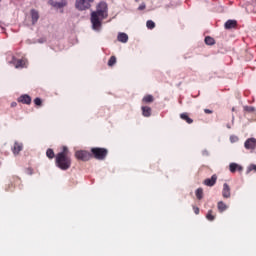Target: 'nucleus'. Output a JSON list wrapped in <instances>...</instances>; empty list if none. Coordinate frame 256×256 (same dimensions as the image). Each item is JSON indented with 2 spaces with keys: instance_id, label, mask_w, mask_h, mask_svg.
Instances as JSON below:
<instances>
[{
  "instance_id": "f257e3e1",
  "label": "nucleus",
  "mask_w": 256,
  "mask_h": 256,
  "mask_svg": "<svg viewBox=\"0 0 256 256\" xmlns=\"http://www.w3.org/2000/svg\"><path fill=\"white\" fill-rule=\"evenodd\" d=\"M107 17H109V7L107 6V2L101 1L96 6V11L91 13L92 29L99 31L103 25L104 19H107Z\"/></svg>"
},
{
  "instance_id": "f03ea898",
  "label": "nucleus",
  "mask_w": 256,
  "mask_h": 256,
  "mask_svg": "<svg viewBox=\"0 0 256 256\" xmlns=\"http://www.w3.org/2000/svg\"><path fill=\"white\" fill-rule=\"evenodd\" d=\"M56 167L62 171H67L71 169V156H64L63 154L56 155Z\"/></svg>"
},
{
  "instance_id": "7ed1b4c3",
  "label": "nucleus",
  "mask_w": 256,
  "mask_h": 256,
  "mask_svg": "<svg viewBox=\"0 0 256 256\" xmlns=\"http://www.w3.org/2000/svg\"><path fill=\"white\" fill-rule=\"evenodd\" d=\"M109 151L106 148H91V155L94 157V159H98V161H103L105 157H107V154Z\"/></svg>"
},
{
  "instance_id": "20e7f679",
  "label": "nucleus",
  "mask_w": 256,
  "mask_h": 256,
  "mask_svg": "<svg viewBox=\"0 0 256 256\" xmlns=\"http://www.w3.org/2000/svg\"><path fill=\"white\" fill-rule=\"evenodd\" d=\"M95 0H76L75 7L78 11H86L91 8V3Z\"/></svg>"
},
{
  "instance_id": "39448f33",
  "label": "nucleus",
  "mask_w": 256,
  "mask_h": 256,
  "mask_svg": "<svg viewBox=\"0 0 256 256\" xmlns=\"http://www.w3.org/2000/svg\"><path fill=\"white\" fill-rule=\"evenodd\" d=\"M75 157L78 159V161H89L91 159L92 155L90 152L86 150H78L75 152Z\"/></svg>"
},
{
  "instance_id": "423d86ee",
  "label": "nucleus",
  "mask_w": 256,
  "mask_h": 256,
  "mask_svg": "<svg viewBox=\"0 0 256 256\" xmlns=\"http://www.w3.org/2000/svg\"><path fill=\"white\" fill-rule=\"evenodd\" d=\"M12 63L16 69H23L27 67V61L25 59H15V57H13Z\"/></svg>"
},
{
  "instance_id": "0eeeda50",
  "label": "nucleus",
  "mask_w": 256,
  "mask_h": 256,
  "mask_svg": "<svg viewBox=\"0 0 256 256\" xmlns=\"http://www.w3.org/2000/svg\"><path fill=\"white\" fill-rule=\"evenodd\" d=\"M244 147L245 149H248V150H255L256 148V139L255 138H248L245 143H244Z\"/></svg>"
},
{
  "instance_id": "6e6552de",
  "label": "nucleus",
  "mask_w": 256,
  "mask_h": 256,
  "mask_svg": "<svg viewBox=\"0 0 256 256\" xmlns=\"http://www.w3.org/2000/svg\"><path fill=\"white\" fill-rule=\"evenodd\" d=\"M222 197L224 199H230L231 198V186H229V184H227V183L223 184Z\"/></svg>"
},
{
  "instance_id": "1a4fd4ad",
  "label": "nucleus",
  "mask_w": 256,
  "mask_h": 256,
  "mask_svg": "<svg viewBox=\"0 0 256 256\" xmlns=\"http://www.w3.org/2000/svg\"><path fill=\"white\" fill-rule=\"evenodd\" d=\"M17 101L18 103H23V105H31V96L23 94L17 99Z\"/></svg>"
},
{
  "instance_id": "9d476101",
  "label": "nucleus",
  "mask_w": 256,
  "mask_h": 256,
  "mask_svg": "<svg viewBox=\"0 0 256 256\" xmlns=\"http://www.w3.org/2000/svg\"><path fill=\"white\" fill-rule=\"evenodd\" d=\"M203 183L206 187H213L217 183V176L214 174L211 178L205 179Z\"/></svg>"
},
{
  "instance_id": "9b49d317",
  "label": "nucleus",
  "mask_w": 256,
  "mask_h": 256,
  "mask_svg": "<svg viewBox=\"0 0 256 256\" xmlns=\"http://www.w3.org/2000/svg\"><path fill=\"white\" fill-rule=\"evenodd\" d=\"M217 209H218L219 213H223V212L227 211V209H229V206H227V204H225V202L219 201L217 203Z\"/></svg>"
},
{
  "instance_id": "f8f14e48",
  "label": "nucleus",
  "mask_w": 256,
  "mask_h": 256,
  "mask_svg": "<svg viewBox=\"0 0 256 256\" xmlns=\"http://www.w3.org/2000/svg\"><path fill=\"white\" fill-rule=\"evenodd\" d=\"M225 29H236L237 28V22L236 20H228L224 24Z\"/></svg>"
},
{
  "instance_id": "ddd939ff",
  "label": "nucleus",
  "mask_w": 256,
  "mask_h": 256,
  "mask_svg": "<svg viewBox=\"0 0 256 256\" xmlns=\"http://www.w3.org/2000/svg\"><path fill=\"white\" fill-rule=\"evenodd\" d=\"M117 40L120 43H127L129 41V36L126 33L121 32L118 34Z\"/></svg>"
},
{
  "instance_id": "4468645a",
  "label": "nucleus",
  "mask_w": 256,
  "mask_h": 256,
  "mask_svg": "<svg viewBox=\"0 0 256 256\" xmlns=\"http://www.w3.org/2000/svg\"><path fill=\"white\" fill-rule=\"evenodd\" d=\"M229 169L232 173H235L236 171H243V167L237 163H230Z\"/></svg>"
},
{
  "instance_id": "2eb2a0df",
  "label": "nucleus",
  "mask_w": 256,
  "mask_h": 256,
  "mask_svg": "<svg viewBox=\"0 0 256 256\" xmlns=\"http://www.w3.org/2000/svg\"><path fill=\"white\" fill-rule=\"evenodd\" d=\"M12 151L14 155H19V152L23 151V144L15 142Z\"/></svg>"
},
{
  "instance_id": "dca6fc26",
  "label": "nucleus",
  "mask_w": 256,
  "mask_h": 256,
  "mask_svg": "<svg viewBox=\"0 0 256 256\" xmlns=\"http://www.w3.org/2000/svg\"><path fill=\"white\" fill-rule=\"evenodd\" d=\"M32 23L35 25L39 21V12L35 9L31 10Z\"/></svg>"
},
{
  "instance_id": "f3484780",
  "label": "nucleus",
  "mask_w": 256,
  "mask_h": 256,
  "mask_svg": "<svg viewBox=\"0 0 256 256\" xmlns=\"http://www.w3.org/2000/svg\"><path fill=\"white\" fill-rule=\"evenodd\" d=\"M141 109L143 117H149L152 113L151 107L149 106H142Z\"/></svg>"
},
{
  "instance_id": "a211bd4d",
  "label": "nucleus",
  "mask_w": 256,
  "mask_h": 256,
  "mask_svg": "<svg viewBox=\"0 0 256 256\" xmlns=\"http://www.w3.org/2000/svg\"><path fill=\"white\" fill-rule=\"evenodd\" d=\"M180 118H181L183 121H186V123H188V125H191V123H193V119H191V118L189 117V114H188L187 112L180 114Z\"/></svg>"
},
{
  "instance_id": "6ab92c4d",
  "label": "nucleus",
  "mask_w": 256,
  "mask_h": 256,
  "mask_svg": "<svg viewBox=\"0 0 256 256\" xmlns=\"http://www.w3.org/2000/svg\"><path fill=\"white\" fill-rule=\"evenodd\" d=\"M155 101V98L153 95H146L142 99V103H153Z\"/></svg>"
},
{
  "instance_id": "aec40b11",
  "label": "nucleus",
  "mask_w": 256,
  "mask_h": 256,
  "mask_svg": "<svg viewBox=\"0 0 256 256\" xmlns=\"http://www.w3.org/2000/svg\"><path fill=\"white\" fill-rule=\"evenodd\" d=\"M195 195H196V198L198 199V201H201V199H203V196H204L203 188H198L195 191Z\"/></svg>"
},
{
  "instance_id": "412c9836",
  "label": "nucleus",
  "mask_w": 256,
  "mask_h": 256,
  "mask_svg": "<svg viewBox=\"0 0 256 256\" xmlns=\"http://www.w3.org/2000/svg\"><path fill=\"white\" fill-rule=\"evenodd\" d=\"M206 219L208 221H215V215L213 214V210H209L206 214Z\"/></svg>"
},
{
  "instance_id": "4be33fe9",
  "label": "nucleus",
  "mask_w": 256,
  "mask_h": 256,
  "mask_svg": "<svg viewBox=\"0 0 256 256\" xmlns=\"http://www.w3.org/2000/svg\"><path fill=\"white\" fill-rule=\"evenodd\" d=\"M46 156L48 157V159H54L55 158V152L53 151V149L49 148L46 151Z\"/></svg>"
},
{
  "instance_id": "5701e85b",
  "label": "nucleus",
  "mask_w": 256,
  "mask_h": 256,
  "mask_svg": "<svg viewBox=\"0 0 256 256\" xmlns=\"http://www.w3.org/2000/svg\"><path fill=\"white\" fill-rule=\"evenodd\" d=\"M206 45H215V39L213 37L207 36L205 38Z\"/></svg>"
},
{
  "instance_id": "b1692460",
  "label": "nucleus",
  "mask_w": 256,
  "mask_h": 256,
  "mask_svg": "<svg viewBox=\"0 0 256 256\" xmlns=\"http://www.w3.org/2000/svg\"><path fill=\"white\" fill-rule=\"evenodd\" d=\"M117 63V57L111 56L110 59L108 60V67H113Z\"/></svg>"
},
{
  "instance_id": "393cba45",
  "label": "nucleus",
  "mask_w": 256,
  "mask_h": 256,
  "mask_svg": "<svg viewBox=\"0 0 256 256\" xmlns=\"http://www.w3.org/2000/svg\"><path fill=\"white\" fill-rule=\"evenodd\" d=\"M146 27L147 29H155V22H153L152 20H148L146 22Z\"/></svg>"
},
{
  "instance_id": "a878e982",
  "label": "nucleus",
  "mask_w": 256,
  "mask_h": 256,
  "mask_svg": "<svg viewBox=\"0 0 256 256\" xmlns=\"http://www.w3.org/2000/svg\"><path fill=\"white\" fill-rule=\"evenodd\" d=\"M58 154H63L64 156H69V148H67V146H63L62 152H60Z\"/></svg>"
},
{
  "instance_id": "bb28decb",
  "label": "nucleus",
  "mask_w": 256,
  "mask_h": 256,
  "mask_svg": "<svg viewBox=\"0 0 256 256\" xmlns=\"http://www.w3.org/2000/svg\"><path fill=\"white\" fill-rule=\"evenodd\" d=\"M251 171H254L256 173V165L255 164H250L247 168V173H251Z\"/></svg>"
},
{
  "instance_id": "cd10ccee",
  "label": "nucleus",
  "mask_w": 256,
  "mask_h": 256,
  "mask_svg": "<svg viewBox=\"0 0 256 256\" xmlns=\"http://www.w3.org/2000/svg\"><path fill=\"white\" fill-rule=\"evenodd\" d=\"M34 103L35 105H37V107H41V105H43V101L41 100V98H35Z\"/></svg>"
},
{
  "instance_id": "c85d7f7f",
  "label": "nucleus",
  "mask_w": 256,
  "mask_h": 256,
  "mask_svg": "<svg viewBox=\"0 0 256 256\" xmlns=\"http://www.w3.org/2000/svg\"><path fill=\"white\" fill-rule=\"evenodd\" d=\"M146 5H145V3H142L139 7H138V11H145V9H146Z\"/></svg>"
},
{
  "instance_id": "c756f323",
  "label": "nucleus",
  "mask_w": 256,
  "mask_h": 256,
  "mask_svg": "<svg viewBox=\"0 0 256 256\" xmlns=\"http://www.w3.org/2000/svg\"><path fill=\"white\" fill-rule=\"evenodd\" d=\"M230 141L231 143H236V141H239V138L237 136H231Z\"/></svg>"
},
{
  "instance_id": "7c9ffc66",
  "label": "nucleus",
  "mask_w": 256,
  "mask_h": 256,
  "mask_svg": "<svg viewBox=\"0 0 256 256\" xmlns=\"http://www.w3.org/2000/svg\"><path fill=\"white\" fill-rule=\"evenodd\" d=\"M66 5H67V3H65V2H59L56 4V7L61 8V7H65Z\"/></svg>"
},
{
  "instance_id": "2f4dec72",
  "label": "nucleus",
  "mask_w": 256,
  "mask_h": 256,
  "mask_svg": "<svg viewBox=\"0 0 256 256\" xmlns=\"http://www.w3.org/2000/svg\"><path fill=\"white\" fill-rule=\"evenodd\" d=\"M246 111H249V113H253V111H255V108L254 107H246Z\"/></svg>"
},
{
  "instance_id": "473e14b6",
  "label": "nucleus",
  "mask_w": 256,
  "mask_h": 256,
  "mask_svg": "<svg viewBox=\"0 0 256 256\" xmlns=\"http://www.w3.org/2000/svg\"><path fill=\"white\" fill-rule=\"evenodd\" d=\"M193 211L195 213V215H199V207H193Z\"/></svg>"
},
{
  "instance_id": "72a5a7b5",
  "label": "nucleus",
  "mask_w": 256,
  "mask_h": 256,
  "mask_svg": "<svg viewBox=\"0 0 256 256\" xmlns=\"http://www.w3.org/2000/svg\"><path fill=\"white\" fill-rule=\"evenodd\" d=\"M204 113H206V115H211V113H213V110L204 109Z\"/></svg>"
},
{
  "instance_id": "f704fd0d",
  "label": "nucleus",
  "mask_w": 256,
  "mask_h": 256,
  "mask_svg": "<svg viewBox=\"0 0 256 256\" xmlns=\"http://www.w3.org/2000/svg\"><path fill=\"white\" fill-rule=\"evenodd\" d=\"M10 107H17V102H12L11 104H10Z\"/></svg>"
},
{
  "instance_id": "c9c22d12",
  "label": "nucleus",
  "mask_w": 256,
  "mask_h": 256,
  "mask_svg": "<svg viewBox=\"0 0 256 256\" xmlns=\"http://www.w3.org/2000/svg\"><path fill=\"white\" fill-rule=\"evenodd\" d=\"M139 1H141V0H135L136 3H139Z\"/></svg>"
},
{
  "instance_id": "e433bc0d",
  "label": "nucleus",
  "mask_w": 256,
  "mask_h": 256,
  "mask_svg": "<svg viewBox=\"0 0 256 256\" xmlns=\"http://www.w3.org/2000/svg\"><path fill=\"white\" fill-rule=\"evenodd\" d=\"M227 127H228V129H231V126L228 125Z\"/></svg>"
},
{
  "instance_id": "4c0bfd02",
  "label": "nucleus",
  "mask_w": 256,
  "mask_h": 256,
  "mask_svg": "<svg viewBox=\"0 0 256 256\" xmlns=\"http://www.w3.org/2000/svg\"><path fill=\"white\" fill-rule=\"evenodd\" d=\"M15 179H19V177H16Z\"/></svg>"
},
{
  "instance_id": "58836bf2",
  "label": "nucleus",
  "mask_w": 256,
  "mask_h": 256,
  "mask_svg": "<svg viewBox=\"0 0 256 256\" xmlns=\"http://www.w3.org/2000/svg\"><path fill=\"white\" fill-rule=\"evenodd\" d=\"M255 3H256V0H255Z\"/></svg>"
}]
</instances>
